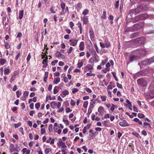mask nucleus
<instances>
[{
	"instance_id": "f257e3e1",
	"label": "nucleus",
	"mask_w": 154,
	"mask_h": 154,
	"mask_svg": "<svg viewBox=\"0 0 154 154\" xmlns=\"http://www.w3.org/2000/svg\"><path fill=\"white\" fill-rule=\"evenodd\" d=\"M134 52L136 54V55H132L129 57V60L131 62L137 59H141L148 53L146 49L144 48L136 49L134 51Z\"/></svg>"
},
{
	"instance_id": "f03ea898",
	"label": "nucleus",
	"mask_w": 154,
	"mask_h": 154,
	"mask_svg": "<svg viewBox=\"0 0 154 154\" xmlns=\"http://www.w3.org/2000/svg\"><path fill=\"white\" fill-rule=\"evenodd\" d=\"M148 8L147 6L144 5H141L138 6L135 9L132 10V12L135 15L139 14L144 11L147 10Z\"/></svg>"
},
{
	"instance_id": "7ed1b4c3",
	"label": "nucleus",
	"mask_w": 154,
	"mask_h": 154,
	"mask_svg": "<svg viewBox=\"0 0 154 154\" xmlns=\"http://www.w3.org/2000/svg\"><path fill=\"white\" fill-rule=\"evenodd\" d=\"M142 23H139L134 24L132 26L126 27L125 30L126 32H134L140 29L142 27Z\"/></svg>"
},
{
	"instance_id": "20e7f679",
	"label": "nucleus",
	"mask_w": 154,
	"mask_h": 154,
	"mask_svg": "<svg viewBox=\"0 0 154 154\" xmlns=\"http://www.w3.org/2000/svg\"><path fill=\"white\" fill-rule=\"evenodd\" d=\"M138 85L142 87H145L147 85L146 81L143 78L139 79L137 80Z\"/></svg>"
},
{
	"instance_id": "39448f33",
	"label": "nucleus",
	"mask_w": 154,
	"mask_h": 154,
	"mask_svg": "<svg viewBox=\"0 0 154 154\" xmlns=\"http://www.w3.org/2000/svg\"><path fill=\"white\" fill-rule=\"evenodd\" d=\"M151 63L149 60V59H145L144 61H141L139 62L138 63V64L140 66H141L143 65H147L149 64H151Z\"/></svg>"
},
{
	"instance_id": "423d86ee",
	"label": "nucleus",
	"mask_w": 154,
	"mask_h": 154,
	"mask_svg": "<svg viewBox=\"0 0 154 154\" xmlns=\"http://www.w3.org/2000/svg\"><path fill=\"white\" fill-rule=\"evenodd\" d=\"M78 40L75 38L72 39L69 41V44L71 45L75 46L76 45Z\"/></svg>"
},
{
	"instance_id": "0eeeda50",
	"label": "nucleus",
	"mask_w": 154,
	"mask_h": 154,
	"mask_svg": "<svg viewBox=\"0 0 154 154\" xmlns=\"http://www.w3.org/2000/svg\"><path fill=\"white\" fill-rule=\"evenodd\" d=\"M89 51L91 54L94 57V58L96 59V57H98V56L96 54V51L95 50L93 49H89Z\"/></svg>"
},
{
	"instance_id": "6e6552de",
	"label": "nucleus",
	"mask_w": 154,
	"mask_h": 154,
	"mask_svg": "<svg viewBox=\"0 0 154 154\" xmlns=\"http://www.w3.org/2000/svg\"><path fill=\"white\" fill-rule=\"evenodd\" d=\"M119 125L120 126L123 127H125L129 126V125L125 120H124L123 122H120L119 123Z\"/></svg>"
},
{
	"instance_id": "1a4fd4ad",
	"label": "nucleus",
	"mask_w": 154,
	"mask_h": 154,
	"mask_svg": "<svg viewBox=\"0 0 154 154\" xmlns=\"http://www.w3.org/2000/svg\"><path fill=\"white\" fill-rule=\"evenodd\" d=\"M139 17H141V20H144L149 17V15L146 14H143L139 15Z\"/></svg>"
},
{
	"instance_id": "9d476101",
	"label": "nucleus",
	"mask_w": 154,
	"mask_h": 154,
	"mask_svg": "<svg viewBox=\"0 0 154 154\" xmlns=\"http://www.w3.org/2000/svg\"><path fill=\"white\" fill-rule=\"evenodd\" d=\"M98 58V57H96V59L95 58H94L91 57L90 58L89 60V63H94V62H95V63H97L98 62L99 60L97 59V58Z\"/></svg>"
},
{
	"instance_id": "9b49d317",
	"label": "nucleus",
	"mask_w": 154,
	"mask_h": 154,
	"mask_svg": "<svg viewBox=\"0 0 154 154\" xmlns=\"http://www.w3.org/2000/svg\"><path fill=\"white\" fill-rule=\"evenodd\" d=\"M60 82V78L59 77H57L54 78L53 81V83L54 84H57Z\"/></svg>"
},
{
	"instance_id": "f8f14e48",
	"label": "nucleus",
	"mask_w": 154,
	"mask_h": 154,
	"mask_svg": "<svg viewBox=\"0 0 154 154\" xmlns=\"http://www.w3.org/2000/svg\"><path fill=\"white\" fill-rule=\"evenodd\" d=\"M83 23L85 24H87L88 23V18L87 16H84L83 18Z\"/></svg>"
},
{
	"instance_id": "ddd939ff",
	"label": "nucleus",
	"mask_w": 154,
	"mask_h": 154,
	"mask_svg": "<svg viewBox=\"0 0 154 154\" xmlns=\"http://www.w3.org/2000/svg\"><path fill=\"white\" fill-rule=\"evenodd\" d=\"M84 42H81L79 45V50L81 51H83L84 50Z\"/></svg>"
},
{
	"instance_id": "4468645a",
	"label": "nucleus",
	"mask_w": 154,
	"mask_h": 154,
	"mask_svg": "<svg viewBox=\"0 0 154 154\" xmlns=\"http://www.w3.org/2000/svg\"><path fill=\"white\" fill-rule=\"evenodd\" d=\"M23 10H22L19 12V18L21 19L23 17Z\"/></svg>"
},
{
	"instance_id": "2eb2a0df",
	"label": "nucleus",
	"mask_w": 154,
	"mask_h": 154,
	"mask_svg": "<svg viewBox=\"0 0 154 154\" xmlns=\"http://www.w3.org/2000/svg\"><path fill=\"white\" fill-rule=\"evenodd\" d=\"M48 72H47L45 73V76L44 77V81L45 82H47V79L48 77Z\"/></svg>"
},
{
	"instance_id": "dca6fc26",
	"label": "nucleus",
	"mask_w": 154,
	"mask_h": 154,
	"mask_svg": "<svg viewBox=\"0 0 154 154\" xmlns=\"http://www.w3.org/2000/svg\"><path fill=\"white\" fill-rule=\"evenodd\" d=\"M90 36L91 39L94 38V32L92 29H90L89 31Z\"/></svg>"
},
{
	"instance_id": "f3484780",
	"label": "nucleus",
	"mask_w": 154,
	"mask_h": 154,
	"mask_svg": "<svg viewBox=\"0 0 154 154\" xmlns=\"http://www.w3.org/2000/svg\"><path fill=\"white\" fill-rule=\"evenodd\" d=\"M57 103H56L55 101H53L51 103H50V105L51 107L53 108L54 109V106L57 105Z\"/></svg>"
},
{
	"instance_id": "a211bd4d",
	"label": "nucleus",
	"mask_w": 154,
	"mask_h": 154,
	"mask_svg": "<svg viewBox=\"0 0 154 154\" xmlns=\"http://www.w3.org/2000/svg\"><path fill=\"white\" fill-rule=\"evenodd\" d=\"M61 7L63 11L64 10L65 7V4L64 2H62L61 4H60Z\"/></svg>"
},
{
	"instance_id": "6ab92c4d",
	"label": "nucleus",
	"mask_w": 154,
	"mask_h": 154,
	"mask_svg": "<svg viewBox=\"0 0 154 154\" xmlns=\"http://www.w3.org/2000/svg\"><path fill=\"white\" fill-rule=\"evenodd\" d=\"M82 4L80 2L78 3L77 4H76L75 5V7L76 8H77L79 9H80L81 8Z\"/></svg>"
},
{
	"instance_id": "aec40b11",
	"label": "nucleus",
	"mask_w": 154,
	"mask_h": 154,
	"mask_svg": "<svg viewBox=\"0 0 154 154\" xmlns=\"http://www.w3.org/2000/svg\"><path fill=\"white\" fill-rule=\"evenodd\" d=\"M144 126H143L144 127L148 125L149 129V130H150V129L152 128L151 126L150 125V124L149 123H146V122H144L143 123Z\"/></svg>"
},
{
	"instance_id": "412c9836",
	"label": "nucleus",
	"mask_w": 154,
	"mask_h": 154,
	"mask_svg": "<svg viewBox=\"0 0 154 154\" xmlns=\"http://www.w3.org/2000/svg\"><path fill=\"white\" fill-rule=\"evenodd\" d=\"M63 94L64 95L66 96L69 94V92L67 90H65L62 92Z\"/></svg>"
},
{
	"instance_id": "4be33fe9",
	"label": "nucleus",
	"mask_w": 154,
	"mask_h": 154,
	"mask_svg": "<svg viewBox=\"0 0 154 154\" xmlns=\"http://www.w3.org/2000/svg\"><path fill=\"white\" fill-rule=\"evenodd\" d=\"M5 48L6 49H8L10 47V45H9L8 43L7 42H5Z\"/></svg>"
},
{
	"instance_id": "5701e85b",
	"label": "nucleus",
	"mask_w": 154,
	"mask_h": 154,
	"mask_svg": "<svg viewBox=\"0 0 154 154\" xmlns=\"http://www.w3.org/2000/svg\"><path fill=\"white\" fill-rule=\"evenodd\" d=\"M137 116L140 118H144L145 117V116L144 114L140 113H138Z\"/></svg>"
},
{
	"instance_id": "b1692460",
	"label": "nucleus",
	"mask_w": 154,
	"mask_h": 154,
	"mask_svg": "<svg viewBox=\"0 0 154 154\" xmlns=\"http://www.w3.org/2000/svg\"><path fill=\"white\" fill-rule=\"evenodd\" d=\"M138 32H136L134 33H133V34L131 36V38H135V37L137 36H138Z\"/></svg>"
},
{
	"instance_id": "393cba45",
	"label": "nucleus",
	"mask_w": 154,
	"mask_h": 154,
	"mask_svg": "<svg viewBox=\"0 0 154 154\" xmlns=\"http://www.w3.org/2000/svg\"><path fill=\"white\" fill-rule=\"evenodd\" d=\"M103 110V108L102 107L100 106L98 109V112L100 113L101 114Z\"/></svg>"
},
{
	"instance_id": "a878e982",
	"label": "nucleus",
	"mask_w": 154,
	"mask_h": 154,
	"mask_svg": "<svg viewBox=\"0 0 154 154\" xmlns=\"http://www.w3.org/2000/svg\"><path fill=\"white\" fill-rule=\"evenodd\" d=\"M88 101H86L84 102L83 105V107L84 108H87V106L88 105Z\"/></svg>"
},
{
	"instance_id": "bb28decb",
	"label": "nucleus",
	"mask_w": 154,
	"mask_h": 154,
	"mask_svg": "<svg viewBox=\"0 0 154 154\" xmlns=\"http://www.w3.org/2000/svg\"><path fill=\"white\" fill-rule=\"evenodd\" d=\"M6 61V60L4 59H0V63L2 65L4 64Z\"/></svg>"
},
{
	"instance_id": "cd10ccee",
	"label": "nucleus",
	"mask_w": 154,
	"mask_h": 154,
	"mask_svg": "<svg viewBox=\"0 0 154 154\" xmlns=\"http://www.w3.org/2000/svg\"><path fill=\"white\" fill-rule=\"evenodd\" d=\"M89 12V10L88 9H85L82 12V14L84 15V16L87 14Z\"/></svg>"
},
{
	"instance_id": "c85d7f7f",
	"label": "nucleus",
	"mask_w": 154,
	"mask_h": 154,
	"mask_svg": "<svg viewBox=\"0 0 154 154\" xmlns=\"http://www.w3.org/2000/svg\"><path fill=\"white\" fill-rule=\"evenodd\" d=\"M106 11H104L103 12V15L102 17V18L103 19H105L106 18Z\"/></svg>"
},
{
	"instance_id": "c756f323",
	"label": "nucleus",
	"mask_w": 154,
	"mask_h": 154,
	"mask_svg": "<svg viewBox=\"0 0 154 154\" xmlns=\"http://www.w3.org/2000/svg\"><path fill=\"white\" fill-rule=\"evenodd\" d=\"M10 150L11 152L14 151V145L13 144H11L10 146Z\"/></svg>"
},
{
	"instance_id": "7c9ffc66",
	"label": "nucleus",
	"mask_w": 154,
	"mask_h": 154,
	"mask_svg": "<svg viewBox=\"0 0 154 154\" xmlns=\"http://www.w3.org/2000/svg\"><path fill=\"white\" fill-rule=\"evenodd\" d=\"M63 121L65 124L66 125H69V122L68 120H64V119H63Z\"/></svg>"
},
{
	"instance_id": "2f4dec72",
	"label": "nucleus",
	"mask_w": 154,
	"mask_h": 154,
	"mask_svg": "<svg viewBox=\"0 0 154 154\" xmlns=\"http://www.w3.org/2000/svg\"><path fill=\"white\" fill-rule=\"evenodd\" d=\"M112 74L114 77V78L115 79L116 81H118V79L117 78L116 76V73L114 72H112Z\"/></svg>"
},
{
	"instance_id": "473e14b6",
	"label": "nucleus",
	"mask_w": 154,
	"mask_h": 154,
	"mask_svg": "<svg viewBox=\"0 0 154 154\" xmlns=\"http://www.w3.org/2000/svg\"><path fill=\"white\" fill-rule=\"evenodd\" d=\"M140 20H141V17H139V15L135 17V22H138Z\"/></svg>"
},
{
	"instance_id": "72a5a7b5",
	"label": "nucleus",
	"mask_w": 154,
	"mask_h": 154,
	"mask_svg": "<svg viewBox=\"0 0 154 154\" xmlns=\"http://www.w3.org/2000/svg\"><path fill=\"white\" fill-rule=\"evenodd\" d=\"M119 0H118L116 1L115 4V6L116 8L118 9L119 8Z\"/></svg>"
},
{
	"instance_id": "f704fd0d",
	"label": "nucleus",
	"mask_w": 154,
	"mask_h": 154,
	"mask_svg": "<svg viewBox=\"0 0 154 154\" xmlns=\"http://www.w3.org/2000/svg\"><path fill=\"white\" fill-rule=\"evenodd\" d=\"M10 73V70L9 69H5L4 70V74H8Z\"/></svg>"
},
{
	"instance_id": "c9c22d12",
	"label": "nucleus",
	"mask_w": 154,
	"mask_h": 154,
	"mask_svg": "<svg viewBox=\"0 0 154 154\" xmlns=\"http://www.w3.org/2000/svg\"><path fill=\"white\" fill-rule=\"evenodd\" d=\"M132 134L133 135H134V136H136V137H140V136L139 134H138L137 133H136V132H133L132 133Z\"/></svg>"
},
{
	"instance_id": "e433bc0d",
	"label": "nucleus",
	"mask_w": 154,
	"mask_h": 154,
	"mask_svg": "<svg viewBox=\"0 0 154 154\" xmlns=\"http://www.w3.org/2000/svg\"><path fill=\"white\" fill-rule=\"evenodd\" d=\"M61 54H62L60 53V52L57 51L56 53L55 56L57 57H60Z\"/></svg>"
},
{
	"instance_id": "4c0bfd02",
	"label": "nucleus",
	"mask_w": 154,
	"mask_h": 154,
	"mask_svg": "<svg viewBox=\"0 0 154 154\" xmlns=\"http://www.w3.org/2000/svg\"><path fill=\"white\" fill-rule=\"evenodd\" d=\"M35 108L38 109L40 106V103L39 102L36 103L35 104Z\"/></svg>"
},
{
	"instance_id": "58836bf2",
	"label": "nucleus",
	"mask_w": 154,
	"mask_h": 154,
	"mask_svg": "<svg viewBox=\"0 0 154 154\" xmlns=\"http://www.w3.org/2000/svg\"><path fill=\"white\" fill-rule=\"evenodd\" d=\"M58 87L57 86H55L54 89V94H57V93L58 92V90L57 89H56V88H58Z\"/></svg>"
},
{
	"instance_id": "ea45409f",
	"label": "nucleus",
	"mask_w": 154,
	"mask_h": 154,
	"mask_svg": "<svg viewBox=\"0 0 154 154\" xmlns=\"http://www.w3.org/2000/svg\"><path fill=\"white\" fill-rule=\"evenodd\" d=\"M21 125V123L20 122L18 123L17 124H14V127L15 128H18V127L20 126Z\"/></svg>"
},
{
	"instance_id": "a19ab883",
	"label": "nucleus",
	"mask_w": 154,
	"mask_h": 154,
	"mask_svg": "<svg viewBox=\"0 0 154 154\" xmlns=\"http://www.w3.org/2000/svg\"><path fill=\"white\" fill-rule=\"evenodd\" d=\"M21 93L19 91H16L17 97V98L20 97V95L21 94Z\"/></svg>"
},
{
	"instance_id": "79ce46f5",
	"label": "nucleus",
	"mask_w": 154,
	"mask_h": 154,
	"mask_svg": "<svg viewBox=\"0 0 154 154\" xmlns=\"http://www.w3.org/2000/svg\"><path fill=\"white\" fill-rule=\"evenodd\" d=\"M145 39L143 37H142L140 38H137V40L139 42H140L141 41H143Z\"/></svg>"
},
{
	"instance_id": "37998d69",
	"label": "nucleus",
	"mask_w": 154,
	"mask_h": 154,
	"mask_svg": "<svg viewBox=\"0 0 154 154\" xmlns=\"http://www.w3.org/2000/svg\"><path fill=\"white\" fill-rule=\"evenodd\" d=\"M29 92L28 91H25L24 92L23 96L24 97L26 98L28 96V95Z\"/></svg>"
},
{
	"instance_id": "c03bdc74",
	"label": "nucleus",
	"mask_w": 154,
	"mask_h": 154,
	"mask_svg": "<svg viewBox=\"0 0 154 154\" xmlns=\"http://www.w3.org/2000/svg\"><path fill=\"white\" fill-rule=\"evenodd\" d=\"M87 67L89 70H92L93 69V66L90 64L87 65Z\"/></svg>"
},
{
	"instance_id": "a18cd8bd",
	"label": "nucleus",
	"mask_w": 154,
	"mask_h": 154,
	"mask_svg": "<svg viewBox=\"0 0 154 154\" xmlns=\"http://www.w3.org/2000/svg\"><path fill=\"white\" fill-rule=\"evenodd\" d=\"M31 58V56L30 55V53H29L27 57L26 58V60L27 62H29V61L30 59Z\"/></svg>"
},
{
	"instance_id": "49530a36",
	"label": "nucleus",
	"mask_w": 154,
	"mask_h": 154,
	"mask_svg": "<svg viewBox=\"0 0 154 154\" xmlns=\"http://www.w3.org/2000/svg\"><path fill=\"white\" fill-rule=\"evenodd\" d=\"M83 64V63L82 61L80 63H79L77 64L78 67L79 68H81V67L82 66Z\"/></svg>"
},
{
	"instance_id": "de8ad7c7",
	"label": "nucleus",
	"mask_w": 154,
	"mask_h": 154,
	"mask_svg": "<svg viewBox=\"0 0 154 154\" xmlns=\"http://www.w3.org/2000/svg\"><path fill=\"white\" fill-rule=\"evenodd\" d=\"M51 149L47 148L45 150V153L47 154H48L49 152L51 151Z\"/></svg>"
},
{
	"instance_id": "09e8293b",
	"label": "nucleus",
	"mask_w": 154,
	"mask_h": 154,
	"mask_svg": "<svg viewBox=\"0 0 154 154\" xmlns=\"http://www.w3.org/2000/svg\"><path fill=\"white\" fill-rule=\"evenodd\" d=\"M58 62L57 60H55L54 61H52L51 63V64L52 65H55L56 63H57Z\"/></svg>"
},
{
	"instance_id": "8fccbe9b",
	"label": "nucleus",
	"mask_w": 154,
	"mask_h": 154,
	"mask_svg": "<svg viewBox=\"0 0 154 154\" xmlns=\"http://www.w3.org/2000/svg\"><path fill=\"white\" fill-rule=\"evenodd\" d=\"M72 111L71 109H70V108L69 107H67L66 109V111L67 113H68L70 112H71Z\"/></svg>"
},
{
	"instance_id": "3c124183",
	"label": "nucleus",
	"mask_w": 154,
	"mask_h": 154,
	"mask_svg": "<svg viewBox=\"0 0 154 154\" xmlns=\"http://www.w3.org/2000/svg\"><path fill=\"white\" fill-rule=\"evenodd\" d=\"M53 128V125L52 124H50L49 126L48 127V130L50 132H51L52 131L51 130V129H52Z\"/></svg>"
},
{
	"instance_id": "603ef678",
	"label": "nucleus",
	"mask_w": 154,
	"mask_h": 154,
	"mask_svg": "<svg viewBox=\"0 0 154 154\" xmlns=\"http://www.w3.org/2000/svg\"><path fill=\"white\" fill-rule=\"evenodd\" d=\"M100 46L102 48H105V45L104 43H102L101 42H100Z\"/></svg>"
},
{
	"instance_id": "864d4df0",
	"label": "nucleus",
	"mask_w": 154,
	"mask_h": 154,
	"mask_svg": "<svg viewBox=\"0 0 154 154\" xmlns=\"http://www.w3.org/2000/svg\"><path fill=\"white\" fill-rule=\"evenodd\" d=\"M101 98L103 101H105L106 100V97L105 96H101Z\"/></svg>"
},
{
	"instance_id": "5fc2aeb1",
	"label": "nucleus",
	"mask_w": 154,
	"mask_h": 154,
	"mask_svg": "<svg viewBox=\"0 0 154 154\" xmlns=\"http://www.w3.org/2000/svg\"><path fill=\"white\" fill-rule=\"evenodd\" d=\"M41 133L42 134H44L45 132V130L44 128L41 129Z\"/></svg>"
},
{
	"instance_id": "6e6d98bb",
	"label": "nucleus",
	"mask_w": 154,
	"mask_h": 154,
	"mask_svg": "<svg viewBox=\"0 0 154 154\" xmlns=\"http://www.w3.org/2000/svg\"><path fill=\"white\" fill-rule=\"evenodd\" d=\"M86 75L87 76H94L95 75V74L94 73H87L86 74Z\"/></svg>"
},
{
	"instance_id": "4d7b16f0",
	"label": "nucleus",
	"mask_w": 154,
	"mask_h": 154,
	"mask_svg": "<svg viewBox=\"0 0 154 154\" xmlns=\"http://www.w3.org/2000/svg\"><path fill=\"white\" fill-rule=\"evenodd\" d=\"M149 59L151 63L154 62V56L150 58H149Z\"/></svg>"
},
{
	"instance_id": "13d9d810",
	"label": "nucleus",
	"mask_w": 154,
	"mask_h": 154,
	"mask_svg": "<svg viewBox=\"0 0 154 154\" xmlns=\"http://www.w3.org/2000/svg\"><path fill=\"white\" fill-rule=\"evenodd\" d=\"M70 104L72 106H74L75 104V103L73 100H71Z\"/></svg>"
},
{
	"instance_id": "bf43d9fd",
	"label": "nucleus",
	"mask_w": 154,
	"mask_h": 154,
	"mask_svg": "<svg viewBox=\"0 0 154 154\" xmlns=\"http://www.w3.org/2000/svg\"><path fill=\"white\" fill-rule=\"evenodd\" d=\"M48 97H49V100H55L56 99V98H55V96H54L52 97H51L50 95H49Z\"/></svg>"
},
{
	"instance_id": "052dcab7",
	"label": "nucleus",
	"mask_w": 154,
	"mask_h": 154,
	"mask_svg": "<svg viewBox=\"0 0 154 154\" xmlns=\"http://www.w3.org/2000/svg\"><path fill=\"white\" fill-rule=\"evenodd\" d=\"M69 25H70V27L71 29H72V28L74 26V24L73 23L72 21H70V22Z\"/></svg>"
},
{
	"instance_id": "680f3d73",
	"label": "nucleus",
	"mask_w": 154,
	"mask_h": 154,
	"mask_svg": "<svg viewBox=\"0 0 154 154\" xmlns=\"http://www.w3.org/2000/svg\"><path fill=\"white\" fill-rule=\"evenodd\" d=\"M148 18H149L151 20H152L154 19V15L152 14L149 15V17Z\"/></svg>"
},
{
	"instance_id": "e2e57ef3",
	"label": "nucleus",
	"mask_w": 154,
	"mask_h": 154,
	"mask_svg": "<svg viewBox=\"0 0 154 154\" xmlns=\"http://www.w3.org/2000/svg\"><path fill=\"white\" fill-rule=\"evenodd\" d=\"M73 50V48L72 47H70L69 49V51L68 52V53L69 54H70Z\"/></svg>"
},
{
	"instance_id": "0e129e2a",
	"label": "nucleus",
	"mask_w": 154,
	"mask_h": 154,
	"mask_svg": "<svg viewBox=\"0 0 154 154\" xmlns=\"http://www.w3.org/2000/svg\"><path fill=\"white\" fill-rule=\"evenodd\" d=\"M61 105V103L60 102H58L57 104V107L58 109H60V106Z\"/></svg>"
},
{
	"instance_id": "69168bd1",
	"label": "nucleus",
	"mask_w": 154,
	"mask_h": 154,
	"mask_svg": "<svg viewBox=\"0 0 154 154\" xmlns=\"http://www.w3.org/2000/svg\"><path fill=\"white\" fill-rule=\"evenodd\" d=\"M142 134L143 135L146 136L147 135L146 131L145 130L141 132Z\"/></svg>"
},
{
	"instance_id": "338daca9",
	"label": "nucleus",
	"mask_w": 154,
	"mask_h": 154,
	"mask_svg": "<svg viewBox=\"0 0 154 154\" xmlns=\"http://www.w3.org/2000/svg\"><path fill=\"white\" fill-rule=\"evenodd\" d=\"M21 106L22 107V109L23 110L25 107V106L24 103H22L21 104Z\"/></svg>"
},
{
	"instance_id": "774afa93",
	"label": "nucleus",
	"mask_w": 154,
	"mask_h": 154,
	"mask_svg": "<svg viewBox=\"0 0 154 154\" xmlns=\"http://www.w3.org/2000/svg\"><path fill=\"white\" fill-rule=\"evenodd\" d=\"M29 107L31 109H33L34 108V103H32L29 105Z\"/></svg>"
}]
</instances>
